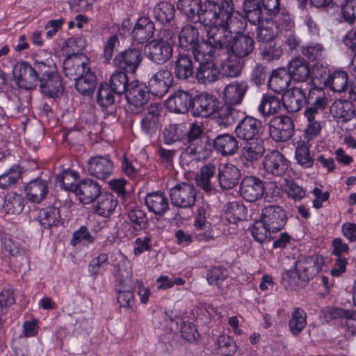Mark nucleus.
Segmentation results:
<instances>
[{"label":"nucleus","mask_w":356,"mask_h":356,"mask_svg":"<svg viewBox=\"0 0 356 356\" xmlns=\"http://www.w3.org/2000/svg\"><path fill=\"white\" fill-rule=\"evenodd\" d=\"M219 107V101L213 95L201 92L194 95L191 115L193 117L209 118Z\"/></svg>","instance_id":"13"},{"label":"nucleus","mask_w":356,"mask_h":356,"mask_svg":"<svg viewBox=\"0 0 356 356\" xmlns=\"http://www.w3.org/2000/svg\"><path fill=\"white\" fill-rule=\"evenodd\" d=\"M212 142L213 149L223 156L234 155L238 150V141L232 134L218 135Z\"/></svg>","instance_id":"39"},{"label":"nucleus","mask_w":356,"mask_h":356,"mask_svg":"<svg viewBox=\"0 0 356 356\" xmlns=\"http://www.w3.org/2000/svg\"><path fill=\"white\" fill-rule=\"evenodd\" d=\"M287 72L291 79L296 82H305L309 78L310 68L309 63L301 58L292 59L287 65Z\"/></svg>","instance_id":"38"},{"label":"nucleus","mask_w":356,"mask_h":356,"mask_svg":"<svg viewBox=\"0 0 356 356\" xmlns=\"http://www.w3.org/2000/svg\"><path fill=\"white\" fill-rule=\"evenodd\" d=\"M163 111V106L159 103L151 104L147 106L140 120V129L145 135L152 138L158 134L162 127L161 117Z\"/></svg>","instance_id":"9"},{"label":"nucleus","mask_w":356,"mask_h":356,"mask_svg":"<svg viewBox=\"0 0 356 356\" xmlns=\"http://www.w3.org/2000/svg\"><path fill=\"white\" fill-rule=\"evenodd\" d=\"M185 136V125L184 124H170L163 131L164 143L168 145L184 140Z\"/></svg>","instance_id":"58"},{"label":"nucleus","mask_w":356,"mask_h":356,"mask_svg":"<svg viewBox=\"0 0 356 356\" xmlns=\"http://www.w3.org/2000/svg\"><path fill=\"white\" fill-rule=\"evenodd\" d=\"M143 60L141 51L135 47L129 48L115 55L113 63L119 70L134 74Z\"/></svg>","instance_id":"12"},{"label":"nucleus","mask_w":356,"mask_h":356,"mask_svg":"<svg viewBox=\"0 0 356 356\" xmlns=\"http://www.w3.org/2000/svg\"><path fill=\"white\" fill-rule=\"evenodd\" d=\"M233 9L232 0H222L220 3L212 0H205L200 6L195 22H200L204 26L209 28L220 24L224 22V16Z\"/></svg>","instance_id":"2"},{"label":"nucleus","mask_w":356,"mask_h":356,"mask_svg":"<svg viewBox=\"0 0 356 356\" xmlns=\"http://www.w3.org/2000/svg\"><path fill=\"white\" fill-rule=\"evenodd\" d=\"M262 131L261 121L248 115L239 119L234 130L236 137L244 141L261 140L259 136Z\"/></svg>","instance_id":"11"},{"label":"nucleus","mask_w":356,"mask_h":356,"mask_svg":"<svg viewBox=\"0 0 356 356\" xmlns=\"http://www.w3.org/2000/svg\"><path fill=\"white\" fill-rule=\"evenodd\" d=\"M23 168L18 164H14L5 170L0 175V188L6 190L16 185L22 179Z\"/></svg>","instance_id":"50"},{"label":"nucleus","mask_w":356,"mask_h":356,"mask_svg":"<svg viewBox=\"0 0 356 356\" xmlns=\"http://www.w3.org/2000/svg\"><path fill=\"white\" fill-rule=\"evenodd\" d=\"M327 99L323 92L317 88H310L307 93V89L302 87H294L284 95L282 104L289 112L296 113L303 106L309 107V104L314 103L318 98Z\"/></svg>","instance_id":"3"},{"label":"nucleus","mask_w":356,"mask_h":356,"mask_svg":"<svg viewBox=\"0 0 356 356\" xmlns=\"http://www.w3.org/2000/svg\"><path fill=\"white\" fill-rule=\"evenodd\" d=\"M149 90L145 83L138 80H133L125 94L129 106L135 108L143 107L150 98Z\"/></svg>","instance_id":"25"},{"label":"nucleus","mask_w":356,"mask_h":356,"mask_svg":"<svg viewBox=\"0 0 356 356\" xmlns=\"http://www.w3.org/2000/svg\"><path fill=\"white\" fill-rule=\"evenodd\" d=\"M175 8L168 1H161L153 9V15L156 21L161 24H172L175 20Z\"/></svg>","instance_id":"44"},{"label":"nucleus","mask_w":356,"mask_h":356,"mask_svg":"<svg viewBox=\"0 0 356 356\" xmlns=\"http://www.w3.org/2000/svg\"><path fill=\"white\" fill-rule=\"evenodd\" d=\"M213 57L212 51H207L194 58V60L198 63V67L195 73L198 83L207 85L220 79V71L215 63Z\"/></svg>","instance_id":"6"},{"label":"nucleus","mask_w":356,"mask_h":356,"mask_svg":"<svg viewBox=\"0 0 356 356\" xmlns=\"http://www.w3.org/2000/svg\"><path fill=\"white\" fill-rule=\"evenodd\" d=\"M33 63L39 81L58 72L56 65L51 58L44 60L36 59Z\"/></svg>","instance_id":"63"},{"label":"nucleus","mask_w":356,"mask_h":356,"mask_svg":"<svg viewBox=\"0 0 356 356\" xmlns=\"http://www.w3.org/2000/svg\"><path fill=\"white\" fill-rule=\"evenodd\" d=\"M207 36L205 49L212 51L214 56L216 50L228 49L233 35L227 33L223 24H220L210 27Z\"/></svg>","instance_id":"18"},{"label":"nucleus","mask_w":356,"mask_h":356,"mask_svg":"<svg viewBox=\"0 0 356 356\" xmlns=\"http://www.w3.org/2000/svg\"><path fill=\"white\" fill-rule=\"evenodd\" d=\"M96 200L95 213L104 218L110 217L118 205L117 199L110 193H102Z\"/></svg>","instance_id":"42"},{"label":"nucleus","mask_w":356,"mask_h":356,"mask_svg":"<svg viewBox=\"0 0 356 356\" xmlns=\"http://www.w3.org/2000/svg\"><path fill=\"white\" fill-rule=\"evenodd\" d=\"M330 113L338 122L346 123L356 117L355 106L346 99H337L330 106Z\"/></svg>","instance_id":"32"},{"label":"nucleus","mask_w":356,"mask_h":356,"mask_svg":"<svg viewBox=\"0 0 356 356\" xmlns=\"http://www.w3.org/2000/svg\"><path fill=\"white\" fill-rule=\"evenodd\" d=\"M325 84L334 92H343L349 84L348 74L344 70H336L328 76Z\"/></svg>","instance_id":"52"},{"label":"nucleus","mask_w":356,"mask_h":356,"mask_svg":"<svg viewBox=\"0 0 356 356\" xmlns=\"http://www.w3.org/2000/svg\"><path fill=\"white\" fill-rule=\"evenodd\" d=\"M113 170L114 164L109 154H97L88 160V173L97 179H106L113 174Z\"/></svg>","instance_id":"17"},{"label":"nucleus","mask_w":356,"mask_h":356,"mask_svg":"<svg viewBox=\"0 0 356 356\" xmlns=\"http://www.w3.org/2000/svg\"><path fill=\"white\" fill-rule=\"evenodd\" d=\"M13 74L17 79L18 86L26 90L35 89L38 85L34 63L32 65L27 62H18L13 69Z\"/></svg>","instance_id":"20"},{"label":"nucleus","mask_w":356,"mask_h":356,"mask_svg":"<svg viewBox=\"0 0 356 356\" xmlns=\"http://www.w3.org/2000/svg\"><path fill=\"white\" fill-rule=\"evenodd\" d=\"M250 231L253 238L259 243H264L275 238V236H273L274 233L266 226L261 220L254 222L250 227Z\"/></svg>","instance_id":"62"},{"label":"nucleus","mask_w":356,"mask_h":356,"mask_svg":"<svg viewBox=\"0 0 356 356\" xmlns=\"http://www.w3.org/2000/svg\"><path fill=\"white\" fill-rule=\"evenodd\" d=\"M233 104L226 103L217 110V122L224 127L234 124L237 120H239L241 112L233 107Z\"/></svg>","instance_id":"47"},{"label":"nucleus","mask_w":356,"mask_h":356,"mask_svg":"<svg viewBox=\"0 0 356 356\" xmlns=\"http://www.w3.org/2000/svg\"><path fill=\"white\" fill-rule=\"evenodd\" d=\"M147 58L152 63L162 65L173 55V47L152 40L145 45Z\"/></svg>","instance_id":"27"},{"label":"nucleus","mask_w":356,"mask_h":356,"mask_svg":"<svg viewBox=\"0 0 356 356\" xmlns=\"http://www.w3.org/2000/svg\"><path fill=\"white\" fill-rule=\"evenodd\" d=\"M240 178L241 172L234 165H220L218 168V185L223 191L234 188L238 184Z\"/></svg>","instance_id":"30"},{"label":"nucleus","mask_w":356,"mask_h":356,"mask_svg":"<svg viewBox=\"0 0 356 356\" xmlns=\"http://www.w3.org/2000/svg\"><path fill=\"white\" fill-rule=\"evenodd\" d=\"M257 26L256 39L257 42L261 44L275 41V38L278 35V31L275 27L273 22L270 18L262 19Z\"/></svg>","instance_id":"43"},{"label":"nucleus","mask_w":356,"mask_h":356,"mask_svg":"<svg viewBox=\"0 0 356 356\" xmlns=\"http://www.w3.org/2000/svg\"><path fill=\"white\" fill-rule=\"evenodd\" d=\"M179 47L184 51H191L193 58L207 52L205 39L200 38L197 28L187 25L182 28L179 34Z\"/></svg>","instance_id":"8"},{"label":"nucleus","mask_w":356,"mask_h":356,"mask_svg":"<svg viewBox=\"0 0 356 356\" xmlns=\"http://www.w3.org/2000/svg\"><path fill=\"white\" fill-rule=\"evenodd\" d=\"M265 192L264 182L255 176H245L240 184L239 193L247 202H254L261 200Z\"/></svg>","instance_id":"22"},{"label":"nucleus","mask_w":356,"mask_h":356,"mask_svg":"<svg viewBox=\"0 0 356 356\" xmlns=\"http://www.w3.org/2000/svg\"><path fill=\"white\" fill-rule=\"evenodd\" d=\"M223 24L224 27L229 35L237 36L243 35L244 31L247 26V22L242 18L234 16L232 11L227 13V15L224 16Z\"/></svg>","instance_id":"51"},{"label":"nucleus","mask_w":356,"mask_h":356,"mask_svg":"<svg viewBox=\"0 0 356 356\" xmlns=\"http://www.w3.org/2000/svg\"><path fill=\"white\" fill-rule=\"evenodd\" d=\"M24 208V199L19 194L15 193H8L4 199L3 205V211L11 215L21 213Z\"/></svg>","instance_id":"55"},{"label":"nucleus","mask_w":356,"mask_h":356,"mask_svg":"<svg viewBox=\"0 0 356 356\" xmlns=\"http://www.w3.org/2000/svg\"><path fill=\"white\" fill-rule=\"evenodd\" d=\"M216 166L211 163L204 165L195 177L196 184L207 193L216 191Z\"/></svg>","instance_id":"31"},{"label":"nucleus","mask_w":356,"mask_h":356,"mask_svg":"<svg viewBox=\"0 0 356 356\" xmlns=\"http://www.w3.org/2000/svg\"><path fill=\"white\" fill-rule=\"evenodd\" d=\"M145 203L148 210L156 216H163L169 210L168 199L161 191L148 193Z\"/></svg>","instance_id":"36"},{"label":"nucleus","mask_w":356,"mask_h":356,"mask_svg":"<svg viewBox=\"0 0 356 356\" xmlns=\"http://www.w3.org/2000/svg\"><path fill=\"white\" fill-rule=\"evenodd\" d=\"M264 152L265 148L262 140L245 141L241 147L238 159L245 168H254Z\"/></svg>","instance_id":"15"},{"label":"nucleus","mask_w":356,"mask_h":356,"mask_svg":"<svg viewBox=\"0 0 356 356\" xmlns=\"http://www.w3.org/2000/svg\"><path fill=\"white\" fill-rule=\"evenodd\" d=\"M225 218L232 224L246 219L247 209L238 202H228L225 206Z\"/></svg>","instance_id":"56"},{"label":"nucleus","mask_w":356,"mask_h":356,"mask_svg":"<svg viewBox=\"0 0 356 356\" xmlns=\"http://www.w3.org/2000/svg\"><path fill=\"white\" fill-rule=\"evenodd\" d=\"M324 261L319 254L302 256L294 262V270H284L282 279L289 285H300V280L307 282L314 277L322 269Z\"/></svg>","instance_id":"1"},{"label":"nucleus","mask_w":356,"mask_h":356,"mask_svg":"<svg viewBox=\"0 0 356 356\" xmlns=\"http://www.w3.org/2000/svg\"><path fill=\"white\" fill-rule=\"evenodd\" d=\"M311 101L314 102L312 99ZM328 104L327 99L318 98L315 102H311L309 107L306 108L304 115L308 121L305 133L308 139L316 136L321 131V126L318 118Z\"/></svg>","instance_id":"10"},{"label":"nucleus","mask_w":356,"mask_h":356,"mask_svg":"<svg viewBox=\"0 0 356 356\" xmlns=\"http://www.w3.org/2000/svg\"><path fill=\"white\" fill-rule=\"evenodd\" d=\"M97 79L90 68L75 80V88L82 95L92 97L97 87Z\"/></svg>","instance_id":"41"},{"label":"nucleus","mask_w":356,"mask_h":356,"mask_svg":"<svg viewBox=\"0 0 356 356\" xmlns=\"http://www.w3.org/2000/svg\"><path fill=\"white\" fill-rule=\"evenodd\" d=\"M126 264V261H122L116 266L118 270L114 274L115 287L120 307L131 308L135 302L134 295L132 291L126 289V287L131 282L132 270L131 267L122 269V267Z\"/></svg>","instance_id":"4"},{"label":"nucleus","mask_w":356,"mask_h":356,"mask_svg":"<svg viewBox=\"0 0 356 356\" xmlns=\"http://www.w3.org/2000/svg\"><path fill=\"white\" fill-rule=\"evenodd\" d=\"M259 50L261 58L267 62L277 60L282 55V49L275 41L261 44Z\"/></svg>","instance_id":"61"},{"label":"nucleus","mask_w":356,"mask_h":356,"mask_svg":"<svg viewBox=\"0 0 356 356\" xmlns=\"http://www.w3.org/2000/svg\"><path fill=\"white\" fill-rule=\"evenodd\" d=\"M216 345L218 347V353L222 356H232L236 351V344L234 340L228 335L220 334L218 336Z\"/></svg>","instance_id":"64"},{"label":"nucleus","mask_w":356,"mask_h":356,"mask_svg":"<svg viewBox=\"0 0 356 356\" xmlns=\"http://www.w3.org/2000/svg\"><path fill=\"white\" fill-rule=\"evenodd\" d=\"M268 126L270 136L276 142L287 141L294 134L293 122L289 116H275L270 121Z\"/></svg>","instance_id":"16"},{"label":"nucleus","mask_w":356,"mask_h":356,"mask_svg":"<svg viewBox=\"0 0 356 356\" xmlns=\"http://www.w3.org/2000/svg\"><path fill=\"white\" fill-rule=\"evenodd\" d=\"M67 175V173L60 181V186L67 191H73L81 203L84 204L92 203L102 193L100 184L91 179H85L75 185H69L65 182Z\"/></svg>","instance_id":"5"},{"label":"nucleus","mask_w":356,"mask_h":356,"mask_svg":"<svg viewBox=\"0 0 356 356\" xmlns=\"http://www.w3.org/2000/svg\"><path fill=\"white\" fill-rule=\"evenodd\" d=\"M196 189L187 183H181L172 187L170 191L172 204L177 207L190 208L195 204Z\"/></svg>","instance_id":"19"},{"label":"nucleus","mask_w":356,"mask_h":356,"mask_svg":"<svg viewBox=\"0 0 356 356\" xmlns=\"http://www.w3.org/2000/svg\"><path fill=\"white\" fill-rule=\"evenodd\" d=\"M228 279L229 271L222 266H213L207 273L209 284L216 286L220 289H224L228 286Z\"/></svg>","instance_id":"49"},{"label":"nucleus","mask_w":356,"mask_h":356,"mask_svg":"<svg viewBox=\"0 0 356 356\" xmlns=\"http://www.w3.org/2000/svg\"><path fill=\"white\" fill-rule=\"evenodd\" d=\"M38 85L42 94L54 99L60 96L65 90L63 79L58 72L43 79Z\"/></svg>","instance_id":"34"},{"label":"nucleus","mask_w":356,"mask_h":356,"mask_svg":"<svg viewBox=\"0 0 356 356\" xmlns=\"http://www.w3.org/2000/svg\"><path fill=\"white\" fill-rule=\"evenodd\" d=\"M270 19L273 22L278 32L283 31L288 32L295 26L292 15L284 8Z\"/></svg>","instance_id":"59"},{"label":"nucleus","mask_w":356,"mask_h":356,"mask_svg":"<svg viewBox=\"0 0 356 356\" xmlns=\"http://www.w3.org/2000/svg\"><path fill=\"white\" fill-rule=\"evenodd\" d=\"M262 0H243L245 17L251 24H258L263 19Z\"/></svg>","instance_id":"48"},{"label":"nucleus","mask_w":356,"mask_h":356,"mask_svg":"<svg viewBox=\"0 0 356 356\" xmlns=\"http://www.w3.org/2000/svg\"><path fill=\"white\" fill-rule=\"evenodd\" d=\"M39 221L44 229L57 226L61 220L60 210L56 207H48L40 210Z\"/></svg>","instance_id":"53"},{"label":"nucleus","mask_w":356,"mask_h":356,"mask_svg":"<svg viewBox=\"0 0 356 356\" xmlns=\"http://www.w3.org/2000/svg\"><path fill=\"white\" fill-rule=\"evenodd\" d=\"M26 199L35 204L41 203L49 193V181L42 177L32 179L24 187Z\"/></svg>","instance_id":"29"},{"label":"nucleus","mask_w":356,"mask_h":356,"mask_svg":"<svg viewBox=\"0 0 356 356\" xmlns=\"http://www.w3.org/2000/svg\"><path fill=\"white\" fill-rule=\"evenodd\" d=\"M202 4L201 0H179L177 8L188 19L195 22Z\"/></svg>","instance_id":"60"},{"label":"nucleus","mask_w":356,"mask_h":356,"mask_svg":"<svg viewBox=\"0 0 356 356\" xmlns=\"http://www.w3.org/2000/svg\"><path fill=\"white\" fill-rule=\"evenodd\" d=\"M307 325V314L300 307H296L291 314L289 321V327L291 334L298 336L304 330Z\"/></svg>","instance_id":"57"},{"label":"nucleus","mask_w":356,"mask_h":356,"mask_svg":"<svg viewBox=\"0 0 356 356\" xmlns=\"http://www.w3.org/2000/svg\"><path fill=\"white\" fill-rule=\"evenodd\" d=\"M261 220L275 234L284 228L288 218L286 211L282 207L270 204L262 209Z\"/></svg>","instance_id":"14"},{"label":"nucleus","mask_w":356,"mask_h":356,"mask_svg":"<svg viewBox=\"0 0 356 356\" xmlns=\"http://www.w3.org/2000/svg\"><path fill=\"white\" fill-rule=\"evenodd\" d=\"M154 31V22L148 17H142L137 20L131 35L138 44H144L152 38Z\"/></svg>","instance_id":"35"},{"label":"nucleus","mask_w":356,"mask_h":356,"mask_svg":"<svg viewBox=\"0 0 356 356\" xmlns=\"http://www.w3.org/2000/svg\"><path fill=\"white\" fill-rule=\"evenodd\" d=\"M90 67L81 58L76 56H70L63 62V72L65 76L75 81L83 76Z\"/></svg>","instance_id":"37"},{"label":"nucleus","mask_w":356,"mask_h":356,"mask_svg":"<svg viewBox=\"0 0 356 356\" xmlns=\"http://www.w3.org/2000/svg\"><path fill=\"white\" fill-rule=\"evenodd\" d=\"M193 56L189 54L179 53L172 63V75L179 81H188L195 73L194 71Z\"/></svg>","instance_id":"28"},{"label":"nucleus","mask_w":356,"mask_h":356,"mask_svg":"<svg viewBox=\"0 0 356 356\" xmlns=\"http://www.w3.org/2000/svg\"><path fill=\"white\" fill-rule=\"evenodd\" d=\"M289 164L284 154L278 151L268 153L263 160L266 172L275 177L284 176L289 169Z\"/></svg>","instance_id":"24"},{"label":"nucleus","mask_w":356,"mask_h":356,"mask_svg":"<svg viewBox=\"0 0 356 356\" xmlns=\"http://www.w3.org/2000/svg\"><path fill=\"white\" fill-rule=\"evenodd\" d=\"M213 151V142L208 138L191 145H187L180 155L181 165L189 166L193 162H204Z\"/></svg>","instance_id":"7"},{"label":"nucleus","mask_w":356,"mask_h":356,"mask_svg":"<svg viewBox=\"0 0 356 356\" xmlns=\"http://www.w3.org/2000/svg\"><path fill=\"white\" fill-rule=\"evenodd\" d=\"M127 74L123 71H115L110 78L108 84L117 95H125L129 88L131 81Z\"/></svg>","instance_id":"54"},{"label":"nucleus","mask_w":356,"mask_h":356,"mask_svg":"<svg viewBox=\"0 0 356 356\" xmlns=\"http://www.w3.org/2000/svg\"><path fill=\"white\" fill-rule=\"evenodd\" d=\"M281 99L272 95H263L257 111L264 117H270L277 114L281 108Z\"/></svg>","instance_id":"45"},{"label":"nucleus","mask_w":356,"mask_h":356,"mask_svg":"<svg viewBox=\"0 0 356 356\" xmlns=\"http://www.w3.org/2000/svg\"><path fill=\"white\" fill-rule=\"evenodd\" d=\"M254 44V38L248 33L232 36L227 53L244 60L253 53Z\"/></svg>","instance_id":"26"},{"label":"nucleus","mask_w":356,"mask_h":356,"mask_svg":"<svg viewBox=\"0 0 356 356\" xmlns=\"http://www.w3.org/2000/svg\"><path fill=\"white\" fill-rule=\"evenodd\" d=\"M248 88L249 86L245 81L231 82L224 89L223 99L229 104L239 105L242 103Z\"/></svg>","instance_id":"33"},{"label":"nucleus","mask_w":356,"mask_h":356,"mask_svg":"<svg viewBox=\"0 0 356 356\" xmlns=\"http://www.w3.org/2000/svg\"><path fill=\"white\" fill-rule=\"evenodd\" d=\"M194 94L188 90H178L165 101V106L171 113L186 114L192 112Z\"/></svg>","instance_id":"21"},{"label":"nucleus","mask_w":356,"mask_h":356,"mask_svg":"<svg viewBox=\"0 0 356 356\" xmlns=\"http://www.w3.org/2000/svg\"><path fill=\"white\" fill-rule=\"evenodd\" d=\"M172 81V72L165 67H161L149 79L147 88L153 95L162 97L168 92Z\"/></svg>","instance_id":"23"},{"label":"nucleus","mask_w":356,"mask_h":356,"mask_svg":"<svg viewBox=\"0 0 356 356\" xmlns=\"http://www.w3.org/2000/svg\"><path fill=\"white\" fill-rule=\"evenodd\" d=\"M290 75L284 67H280L272 71L268 79V86L276 93L282 94L286 91L291 83Z\"/></svg>","instance_id":"40"},{"label":"nucleus","mask_w":356,"mask_h":356,"mask_svg":"<svg viewBox=\"0 0 356 356\" xmlns=\"http://www.w3.org/2000/svg\"><path fill=\"white\" fill-rule=\"evenodd\" d=\"M243 65V59L228 54L227 58L221 64L220 74L227 77H237L241 74Z\"/></svg>","instance_id":"46"}]
</instances>
